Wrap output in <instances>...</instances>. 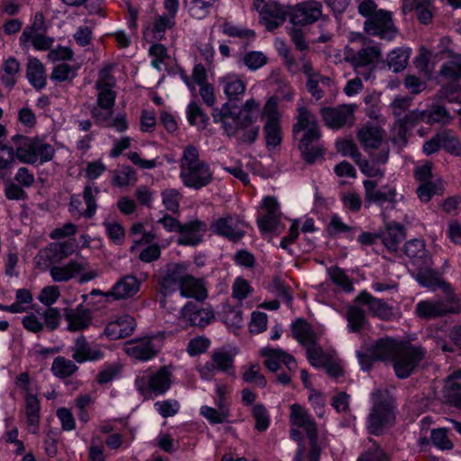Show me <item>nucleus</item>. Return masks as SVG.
<instances>
[{
    "instance_id": "obj_60",
    "label": "nucleus",
    "mask_w": 461,
    "mask_h": 461,
    "mask_svg": "<svg viewBox=\"0 0 461 461\" xmlns=\"http://www.w3.org/2000/svg\"><path fill=\"white\" fill-rule=\"evenodd\" d=\"M252 415L256 420L255 429L265 431L269 426V416L265 406L256 404L252 409Z\"/></svg>"
},
{
    "instance_id": "obj_36",
    "label": "nucleus",
    "mask_w": 461,
    "mask_h": 461,
    "mask_svg": "<svg viewBox=\"0 0 461 461\" xmlns=\"http://www.w3.org/2000/svg\"><path fill=\"white\" fill-rule=\"evenodd\" d=\"M404 253L410 258L413 264L420 267H427L429 263V257L425 249V243L421 240L414 239L404 245Z\"/></svg>"
},
{
    "instance_id": "obj_42",
    "label": "nucleus",
    "mask_w": 461,
    "mask_h": 461,
    "mask_svg": "<svg viewBox=\"0 0 461 461\" xmlns=\"http://www.w3.org/2000/svg\"><path fill=\"white\" fill-rule=\"evenodd\" d=\"M200 413L211 424H221L228 421L230 410L229 407L224 404L223 400L221 399L218 403V409L204 405L200 408Z\"/></svg>"
},
{
    "instance_id": "obj_5",
    "label": "nucleus",
    "mask_w": 461,
    "mask_h": 461,
    "mask_svg": "<svg viewBox=\"0 0 461 461\" xmlns=\"http://www.w3.org/2000/svg\"><path fill=\"white\" fill-rule=\"evenodd\" d=\"M373 406L367 417L366 428L370 434L382 435L395 420V400L388 390L375 389L371 394Z\"/></svg>"
},
{
    "instance_id": "obj_10",
    "label": "nucleus",
    "mask_w": 461,
    "mask_h": 461,
    "mask_svg": "<svg viewBox=\"0 0 461 461\" xmlns=\"http://www.w3.org/2000/svg\"><path fill=\"white\" fill-rule=\"evenodd\" d=\"M77 249L75 240L52 242L41 249L34 258L37 267L42 271L71 256Z\"/></svg>"
},
{
    "instance_id": "obj_3",
    "label": "nucleus",
    "mask_w": 461,
    "mask_h": 461,
    "mask_svg": "<svg viewBox=\"0 0 461 461\" xmlns=\"http://www.w3.org/2000/svg\"><path fill=\"white\" fill-rule=\"evenodd\" d=\"M357 11L366 18L364 22V32L366 34L389 41L396 37L398 29L393 23L392 13L377 9L374 0H363L359 3Z\"/></svg>"
},
{
    "instance_id": "obj_1",
    "label": "nucleus",
    "mask_w": 461,
    "mask_h": 461,
    "mask_svg": "<svg viewBox=\"0 0 461 461\" xmlns=\"http://www.w3.org/2000/svg\"><path fill=\"white\" fill-rule=\"evenodd\" d=\"M259 107L254 98L247 100L239 111L236 105L224 103L212 110V116L215 123H221L226 136L234 138L239 144L252 145L259 135L260 127L255 124Z\"/></svg>"
},
{
    "instance_id": "obj_47",
    "label": "nucleus",
    "mask_w": 461,
    "mask_h": 461,
    "mask_svg": "<svg viewBox=\"0 0 461 461\" xmlns=\"http://www.w3.org/2000/svg\"><path fill=\"white\" fill-rule=\"evenodd\" d=\"M424 122L429 124L441 123L447 124L451 120L448 111L444 105H432L429 109L424 111Z\"/></svg>"
},
{
    "instance_id": "obj_27",
    "label": "nucleus",
    "mask_w": 461,
    "mask_h": 461,
    "mask_svg": "<svg viewBox=\"0 0 461 461\" xmlns=\"http://www.w3.org/2000/svg\"><path fill=\"white\" fill-rule=\"evenodd\" d=\"M125 353L138 360L147 361L157 355V350L150 338L131 339L126 343Z\"/></svg>"
},
{
    "instance_id": "obj_18",
    "label": "nucleus",
    "mask_w": 461,
    "mask_h": 461,
    "mask_svg": "<svg viewBox=\"0 0 461 461\" xmlns=\"http://www.w3.org/2000/svg\"><path fill=\"white\" fill-rule=\"evenodd\" d=\"M63 316L67 322V330L70 332L86 330L93 321L91 310L82 304L75 308H65Z\"/></svg>"
},
{
    "instance_id": "obj_30",
    "label": "nucleus",
    "mask_w": 461,
    "mask_h": 461,
    "mask_svg": "<svg viewBox=\"0 0 461 461\" xmlns=\"http://www.w3.org/2000/svg\"><path fill=\"white\" fill-rule=\"evenodd\" d=\"M404 239L405 229L400 223H387L385 229L379 232V240L390 252H396Z\"/></svg>"
},
{
    "instance_id": "obj_33",
    "label": "nucleus",
    "mask_w": 461,
    "mask_h": 461,
    "mask_svg": "<svg viewBox=\"0 0 461 461\" xmlns=\"http://www.w3.org/2000/svg\"><path fill=\"white\" fill-rule=\"evenodd\" d=\"M286 11L284 6L276 3L270 2L261 11V19L264 21L267 30H274L279 27L286 19Z\"/></svg>"
},
{
    "instance_id": "obj_26",
    "label": "nucleus",
    "mask_w": 461,
    "mask_h": 461,
    "mask_svg": "<svg viewBox=\"0 0 461 461\" xmlns=\"http://www.w3.org/2000/svg\"><path fill=\"white\" fill-rule=\"evenodd\" d=\"M416 280L423 286L429 287L430 289H436L437 287H441L443 292L446 294V297L448 301H455L456 295L453 293L451 287L445 283L438 275L428 268L427 267H422L418 271L416 275Z\"/></svg>"
},
{
    "instance_id": "obj_51",
    "label": "nucleus",
    "mask_w": 461,
    "mask_h": 461,
    "mask_svg": "<svg viewBox=\"0 0 461 461\" xmlns=\"http://www.w3.org/2000/svg\"><path fill=\"white\" fill-rule=\"evenodd\" d=\"M100 190L97 186H94L93 184H87L83 192V199L86 204V209L84 212L85 217L92 218L96 210L95 196L99 194Z\"/></svg>"
},
{
    "instance_id": "obj_64",
    "label": "nucleus",
    "mask_w": 461,
    "mask_h": 461,
    "mask_svg": "<svg viewBox=\"0 0 461 461\" xmlns=\"http://www.w3.org/2000/svg\"><path fill=\"white\" fill-rule=\"evenodd\" d=\"M242 378L245 382L253 383L260 388H264L267 385V380L260 373L258 365H251L249 369L243 373Z\"/></svg>"
},
{
    "instance_id": "obj_31",
    "label": "nucleus",
    "mask_w": 461,
    "mask_h": 461,
    "mask_svg": "<svg viewBox=\"0 0 461 461\" xmlns=\"http://www.w3.org/2000/svg\"><path fill=\"white\" fill-rule=\"evenodd\" d=\"M290 420L293 425L304 429L309 439L317 435V428L312 416L299 404L291 406Z\"/></svg>"
},
{
    "instance_id": "obj_24",
    "label": "nucleus",
    "mask_w": 461,
    "mask_h": 461,
    "mask_svg": "<svg viewBox=\"0 0 461 461\" xmlns=\"http://www.w3.org/2000/svg\"><path fill=\"white\" fill-rule=\"evenodd\" d=\"M263 207L267 213L258 217V228L262 232L274 231L280 222L279 204L275 197L267 196L263 200Z\"/></svg>"
},
{
    "instance_id": "obj_23",
    "label": "nucleus",
    "mask_w": 461,
    "mask_h": 461,
    "mask_svg": "<svg viewBox=\"0 0 461 461\" xmlns=\"http://www.w3.org/2000/svg\"><path fill=\"white\" fill-rule=\"evenodd\" d=\"M136 328L135 319L123 314L110 321L104 330V334L112 340H116L131 336Z\"/></svg>"
},
{
    "instance_id": "obj_15",
    "label": "nucleus",
    "mask_w": 461,
    "mask_h": 461,
    "mask_svg": "<svg viewBox=\"0 0 461 461\" xmlns=\"http://www.w3.org/2000/svg\"><path fill=\"white\" fill-rule=\"evenodd\" d=\"M322 15V5L316 0H308L297 4L291 12V22L294 25H310L317 21Z\"/></svg>"
},
{
    "instance_id": "obj_9",
    "label": "nucleus",
    "mask_w": 461,
    "mask_h": 461,
    "mask_svg": "<svg viewBox=\"0 0 461 461\" xmlns=\"http://www.w3.org/2000/svg\"><path fill=\"white\" fill-rule=\"evenodd\" d=\"M171 373L166 366H161L155 373H149L135 379V386L146 399L165 393L171 385Z\"/></svg>"
},
{
    "instance_id": "obj_53",
    "label": "nucleus",
    "mask_w": 461,
    "mask_h": 461,
    "mask_svg": "<svg viewBox=\"0 0 461 461\" xmlns=\"http://www.w3.org/2000/svg\"><path fill=\"white\" fill-rule=\"evenodd\" d=\"M15 151L12 147L0 145V179L4 178L13 167Z\"/></svg>"
},
{
    "instance_id": "obj_45",
    "label": "nucleus",
    "mask_w": 461,
    "mask_h": 461,
    "mask_svg": "<svg viewBox=\"0 0 461 461\" xmlns=\"http://www.w3.org/2000/svg\"><path fill=\"white\" fill-rule=\"evenodd\" d=\"M346 319L348 321V326L351 332L359 331L367 322L365 311L356 305L348 307Z\"/></svg>"
},
{
    "instance_id": "obj_44",
    "label": "nucleus",
    "mask_w": 461,
    "mask_h": 461,
    "mask_svg": "<svg viewBox=\"0 0 461 461\" xmlns=\"http://www.w3.org/2000/svg\"><path fill=\"white\" fill-rule=\"evenodd\" d=\"M263 132L266 139V146L268 150L275 149L281 145L283 133L280 122L265 123Z\"/></svg>"
},
{
    "instance_id": "obj_41",
    "label": "nucleus",
    "mask_w": 461,
    "mask_h": 461,
    "mask_svg": "<svg viewBox=\"0 0 461 461\" xmlns=\"http://www.w3.org/2000/svg\"><path fill=\"white\" fill-rule=\"evenodd\" d=\"M410 56V48H396L388 53L386 64L394 73L401 72L407 67Z\"/></svg>"
},
{
    "instance_id": "obj_32",
    "label": "nucleus",
    "mask_w": 461,
    "mask_h": 461,
    "mask_svg": "<svg viewBox=\"0 0 461 461\" xmlns=\"http://www.w3.org/2000/svg\"><path fill=\"white\" fill-rule=\"evenodd\" d=\"M401 345L402 343L393 339H381L371 346L368 351L371 352L375 359L393 362Z\"/></svg>"
},
{
    "instance_id": "obj_52",
    "label": "nucleus",
    "mask_w": 461,
    "mask_h": 461,
    "mask_svg": "<svg viewBox=\"0 0 461 461\" xmlns=\"http://www.w3.org/2000/svg\"><path fill=\"white\" fill-rule=\"evenodd\" d=\"M45 31L44 16L41 13H37L34 16L33 23L31 26H27L20 36V41L25 47L28 46L29 41L32 36L40 32Z\"/></svg>"
},
{
    "instance_id": "obj_13",
    "label": "nucleus",
    "mask_w": 461,
    "mask_h": 461,
    "mask_svg": "<svg viewBox=\"0 0 461 461\" xmlns=\"http://www.w3.org/2000/svg\"><path fill=\"white\" fill-rule=\"evenodd\" d=\"M357 105L355 104H340L337 107H323L321 114L325 124L332 129L351 126L355 122V112Z\"/></svg>"
},
{
    "instance_id": "obj_12",
    "label": "nucleus",
    "mask_w": 461,
    "mask_h": 461,
    "mask_svg": "<svg viewBox=\"0 0 461 461\" xmlns=\"http://www.w3.org/2000/svg\"><path fill=\"white\" fill-rule=\"evenodd\" d=\"M365 189V206L369 207L371 203H375L384 209H394L396 204V190L392 187L383 186L377 188V183L373 180H365L363 182Z\"/></svg>"
},
{
    "instance_id": "obj_39",
    "label": "nucleus",
    "mask_w": 461,
    "mask_h": 461,
    "mask_svg": "<svg viewBox=\"0 0 461 461\" xmlns=\"http://www.w3.org/2000/svg\"><path fill=\"white\" fill-rule=\"evenodd\" d=\"M40 410L41 404L38 398L32 394L27 393L25 396V415L27 419V424L32 433L38 431L40 423Z\"/></svg>"
},
{
    "instance_id": "obj_49",
    "label": "nucleus",
    "mask_w": 461,
    "mask_h": 461,
    "mask_svg": "<svg viewBox=\"0 0 461 461\" xmlns=\"http://www.w3.org/2000/svg\"><path fill=\"white\" fill-rule=\"evenodd\" d=\"M440 145L441 149H443L447 153L459 157L461 156V143L457 137L453 134V132L449 130H443L440 131Z\"/></svg>"
},
{
    "instance_id": "obj_16",
    "label": "nucleus",
    "mask_w": 461,
    "mask_h": 461,
    "mask_svg": "<svg viewBox=\"0 0 461 461\" xmlns=\"http://www.w3.org/2000/svg\"><path fill=\"white\" fill-rule=\"evenodd\" d=\"M183 321L190 326L203 328L214 320V312L209 308H203L197 303L188 302L180 310Z\"/></svg>"
},
{
    "instance_id": "obj_40",
    "label": "nucleus",
    "mask_w": 461,
    "mask_h": 461,
    "mask_svg": "<svg viewBox=\"0 0 461 461\" xmlns=\"http://www.w3.org/2000/svg\"><path fill=\"white\" fill-rule=\"evenodd\" d=\"M26 77L31 85L36 89L46 86V74L42 63L37 59H30L27 64Z\"/></svg>"
},
{
    "instance_id": "obj_21",
    "label": "nucleus",
    "mask_w": 461,
    "mask_h": 461,
    "mask_svg": "<svg viewBox=\"0 0 461 461\" xmlns=\"http://www.w3.org/2000/svg\"><path fill=\"white\" fill-rule=\"evenodd\" d=\"M381 57V49L376 45L362 48L358 51L348 49L345 52V59L350 62L355 68L374 65Z\"/></svg>"
},
{
    "instance_id": "obj_59",
    "label": "nucleus",
    "mask_w": 461,
    "mask_h": 461,
    "mask_svg": "<svg viewBox=\"0 0 461 461\" xmlns=\"http://www.w3.org/2000/svg\"><path fill=\"white\" fill-rule=\"evenodd\" d=\"M175 24V15H158L155 18L153 33L155 38L161 39L167 29L172 28Z\"/></svg>"
},
{
    "instance_id": "obj_34",
    "label": "nucleus",
    "mask_w": 461,
    "mask_h": 461,
    "mask_svg": "<svg viewBox=\"0 0 461 461\" xmlns=\"http://www.w3.org/2000/svg\"><path fill=\"white\" fill-rule=\"evenodd\" d=\"M180 294L184 297L194 298L197 301H203L207 297V292L203 282L194 278L188 272L178 287Z\"/></svg>"
},
{
    "instance_id": "obj_22",
    "label": "nucleus",
    "mask_w": 461,
    "mask_h": 461,
    "mask_svg": "<svg viewBox=\"0 0 461 461\" xmlns=\"http://www.w3.org/2000/svg\"><path fill=\"white\" fill-rule=\"evenodd\" d=\"M356 302L367 305L369 312L383 321H391L395 317L392 305H389L382 299L374 297L366 291L359 294L356 298Z\"/></svg>"
},
{
    "instance_id": "obj_58",
    "label": "nucleus",
    "mask_w": 461,
    "mask_h": 461,
    "mask_svg": "<svg viewBox=\"0 0 461 461\" xmlns=\"http://www.w3.org/2000/svg\"><path fill=\"white\" fill-rule=\"evenodd\" d=\"M136 180L135 170L130 167H123L121 171H116L113 176L112 182L114 185L122 187L127 186Z\"/></svg>"
},
{
    "instance_id": "obj_56",
    "label": "nucleus",
    "mask_w": 461,
    "mask_h": 461,
    "mask_svg": "<svg viewBox=\"0 0 461 461\" xmlns=\"http://www.w3.org/2000/svg\"><path fill=\"white\" fill-rule=\"evenodd\" d=\"M328 274L334 284L340 286L346 292L353 290V285L344 271L338 267H332L328 269Z\"/></svg>"
},
{
    "instance_id": "obj_25",
    "label": "nucleus",
    "mask_w": 461,
    "mask_h": 461,
    "mask_svg": "<svg viewBox=\"0 0 461 461\" xmlns=\"http://www.w3.org/2000/svg\"><path fill=\"white\" fill-rule=\"evenodd\" d=\"M454 301H421L416 306L417 314L424 319H435L447 313L456 312V309L450 303Z\"/></svg>"
},
{
    "instance_id": "obj_17",
    "label": "nucleus",
    "mask_w": 461,
    "mask_h": 461,
    "mask_svg": "<svg viewBox=\"0 0 461 461\" xmlns=\"http://www.w3.org/2000/svg\"><path fill=\"white\" fill-rule=\"evenodd\" d=\"M244 227L245 223L239 217L226 216L216 220L211 228L218 235L237 242L245 235Z\"/></svg>"
},
{
    "instance_id": "obj_35",
    "label": "nucleus",
    "mask_w": 461,
    "mask_h": 461,
    "mask_svg": "<svg viewBox=\"0 0 461 461\" xmlns=\"http://www.w3.org/2000/svg\"><path fill=\"white\" fill-rule=\"evenodd\" d=\"M442 53L447 54L449 60L445 62L439 70V75L450 82H458L461 80V55L456 54L452 50H445Z\"/></svg>"
},
{
    "instance_id": "obj_11",
    "label": "nucleus",
    "mask_w": 461,
    "mask_h": 461,
    "mask_svg": "<svg viewBox=\"0 0 461 461\" xmlns=\"http://www.w3.org/2000/svg\"><path fill=\"white\" fill-rule=\"evenodd\" d=\"M186 272L185 264L175 262L167 263L158 270L156 277L164 296L178 289L183 278L186 276Z\"/></svg>"
},
{
    "instance_id": "obj_63",
    "label": "nucleus",
    "mask_w": 461,
    "mask_h": 461,
    "mask_svg": "<svg viewBox=\"0 0 461 461\" xmlns=\"http://www.w3.org/2000/svg\"><path fill=\"white\" fill-rule=\"evenodd\" d=\"M243 63L250 70H256L267 62V58L260 51H249L243 56Z\"/></svg>"
},
{
    "instance_id": "obj_6",
    "label": "nucleus",
    "mask_w": 461,
    "mask_h": 461,
    "mask_svg": "<svg viewBox=\"0 0 461 461\" xmlns=\"http://www.w3.org/2000/svg\"><path fill=\"white\" fill-rule=\"evenodd\" d=\"M17 144L16 158L26 164H43L50 161L55 154L54 148L39 139H32L22 135H15L13 138Z\"/></svg>"
},
{
    "instance_id": "obj_8",
    "label": "nucleus",
    "mask_w": 461,
    "mask_h": 461,
    "mask_svg": "<svg viewBox=\"0 0 461 461\" xmlns=\"http://www.w3.org/2000/svg\"><path fill=\"white\" fill-rule=\"evenodd\" d=\"M164 228L168 231H176L181 234L177 240L179 245H190L195 246L201 242V238L197 234L198 232H205L207 226L205 222L194 220L185 224L179 222L176 218L169 215H165L163 218L158 220Z\"/></svg>"
},
{
    "instance_id": "obj_7",
    "label": "nucleus",
    "mask_w": 461,
    "mask_h": 461,
    "mask_svg": "<svg viewBox=\"0 0 461 461\" xmlns=\"http://www.w3.org/2000/svg\"><path fill=\"white\" fill-rule=\"evenodd\" d=\"M425 354L426 350L422 347L402 343L392 362L396 376L400 379L409 377L417 369Z\"/></svg>"
},
{
    "instance_id": "obj_14",
    "label": "nucleus",
    "mask_w": 461,
    "mask_h": 461,
    "mask_svg": "<svg viewBox=\"0 0 461 461\" xmlns=\"http://www.w3.org/2000/svg\"><path fill=\"white\" fill-rule=\"evenodd\" d=\"M233 356L228 351L217 350L211 356V361L199 367V373L203 379H210L215 371L234 375Z\"/></svg>"
},
{
    "instance_id": "obj_37",
    "label": "nucleus",
    "mask_w": 461,
    "mask_h": 461,
    "mask_svg": "<svg viewBox=\"0 0 461 461\" xmlns=\"http://www.w3.org/2000/svg\"><path fill=\"white\" fill-rule=\"evenodd\" d=\"M384 131L376 126H366L358 131V139L366 150L378 149L384 138Z\"/></svg>"
},
{
    "instance_id": "obj_55",
    "label": "nucleus",
    "mask_w": 461,
    "mask_h": 461,
    "mask_svg": "<svg viewBox=\"0 0 461 461\" xmlns=\"http://www.w3.org/2000/svg\"><path fill=\"white\" fill-rule=\"evenodd\" d=\"M432 444L441 450H450L454 445L447 436V429L445 428L434 429L430 432Z\"/></svg>"
},
{
    "instance_id": "obj_2",
    "label": "nucleus",
    "mask_w": 461,
    "mask_h": 461,
    "mask_svg": "<svg viewBox=\"0 0 461 461\" xmlns=\"http://www.w3.org/2000/svg\"><path fill=\"white\" fill-rule=\"evenodd\" d=\"M297 112L296 123L293 127V134L295 138L297 134L303 131L299 140L298 148L305 162L313 164L323 155V148L320 143L321 133L314 114L305 107H299Z\"/></svg>"
},
{
    "instance_id": "obj_46",
    "label": "nucleus",
    "mask_w": 461,
    "mask_h": 461,
    "mask_svg": "<svg viewBox=\"0 0 461 461\" xmlns=\"http://www.w3.org/2000/svg\"><path fill=\"white\" fill-rule=\"evenodd\" d=\"M304 348L306 349L307 358L312 366L320 367L329 362V355L324 352L316 340L305 345Z\"/></svg>"
},
{
    "instance_id": "obj_54",
    "label": "nucleus",
    "mask_w": 461,
    "mask_h": 461,
    "mask_svg": "<svg viewBox=\"0 0 461 461\" xmlns=\"http://www.w3.org/2000/svg\"><path fill=\"white\" fill-rule=\"evenodd\" d=\"M372 445L362 453L357 461H388L391 456L379 445L369 439Z\"/></svg>"
},
{
    "instance_id": "obj_4",
    "label": "nucleus",
    "mask_w": 461,
    "mask_h": 461,
    "mask_svg": "<svg viewBox=\"0 0 461 461\" xmlns=\"http://www.w3.org/2000/svg\"><path fill=\"white\" fill-rule=\"evenodd\" d=\"M180 178L185 186L195 190L207 186L212 181L210 166L199 158V151L194 145H188L183 151Z\"/></svg>"
},
{
    "instance_id": "obj_61",
    "label": "nucleus",
    "mask_w": 461,
    "mask_h": 461,
    "mask_svg": "<svg viewBox=\"0 0 461 461\" xmlns=\"http://www.w3.org/2000/svg\"><path fill=\"white\" fill-rule=\"evenodd\" d=\"M76 77L75 69L67 63H61L54 67L50 78L55 81L64 82Z\"/></svg>"
},
{
    "instance_id": "obj_19",
    "label": "nucleus",
    "mask_w": 461,
    "mask_h": 461,
    "mask_svg": "<svg viewBox=\"0 0 461 461\" xmlns=\"http://www.w3.org/2000/svg\"><path fill=\"white\" fill-rule=\"evenodd\" d=\"M88 267V262L81 258L80 259H71L65 265H51L48 269L54 282L65 283L77 275L84 272Z\"/></svg>"
},
{
    "instance_id": "obj_38",
    "label": "nucleus",
    "mask_w": 461,
    "mask_h": 461,
    "mask_svg": "<svg viewBox=\"0 0 461 461\" xmlns=\"http://www.w3.org/2000/svg\"><path fill=\"white\" fill-rule=\"evenodd\" d=\"M293 337L302 345L317 340V336L310 323L302 318L296 319L291 325Z\"/></svg>"
},
{
    "instance_id": "obj_43",
    "label": "nucleus",
    "mask_w": 461,
    "mask_h": 461,
    "mask_svg": "<svg viewBox=\"0 0 461 461\" xmlns=\"http://www.w3.org/2000/svg\"><path fill=\"white\" fill-rule=\"evenodd\" d=\"M223 91L227 95L230 104L231 101L238 100L239 95L244 94L246 90L245 83L235 75H229L222 79Z\"/></svg>"
},
{
    "instance_id": "obj_28",
    "label": "nucleus",
    "mask_w": 461,
    "mask_h": 461,
    "mask_svg": "<svg viewBox=\"0 0 461 461\" xmlns=\"http://www.w3.org/2000/svg\"><path fill=\"white\" fill-rule=\"evenodd\" d=\"M402 10L404 14L415 11L417 19L424 25H428L433 19V4L431 0H402Z\"/></svg>"
},
{
    "instance_id": "obj_20",
    "label": "nucleus",
    "mask_w": 461,
    "mask_h": 461,
    "mask_svg": "<svg viewBox=\"0 0 461 461\" xmlns=\"http://www.w3.org/2000/svg\"><path fill=\"white\" fill-rule=\"evenodd\" d=\"M72 358L78 364L87 361H96L104 357V352L98 346H92L85 336L80 335L70 347Z\"/></svg>"
},
{
    "instance_id": "obj_57",
    "label": "nucleus",
    "mask_w": 461,
    "mask_h": 461,
    "mask_svg": "<svg viewBox=\"0 0 461 461\" xmlns=\"http://www.w3.org/2000/svg\"><path fill=\"white\" fill-rule=\"evenodd\" d=\"M261 355L266 357L264 364L269 371L276 372L280 368L281 357L279 348H265L261 350Z\"/></svg>"
},
{
    "instance_id": "obj_62",
    "label": "nucleus",
    "mask_w": 461,
    "mask_h": 461,
    "mask_svg": "<svg viewBox=\"0 0 461 461\" xmlns=\"http://www.w3.org/2000/svg\"><path fill=\"white\" fill-rule=\"evenodd\" d=\"M424 111L414 110L404 113L397 122L402 130L407 131L414 127L419 122H424Z\"/></svg>"
},
{
    "instance_id": "obj_50",
    "label": "nucleus",
    "mask_w": 461,
    "mask_h": 461,
    "mask_svg": "<svg viewBox=\"0 0 461 461\" xmlns=\"http://www.w3.org/2000/svg\"><path fill=\"white\" fill-rule=\"evenodd\" d=\"M187 119L191 125L204 129L209 122V116L195 102H191L187 106Z\"/></svg>"
},
{
    "instance_id": "obj_29",
    "label": "nucleus",
    "mask_w": 461,
    "mask_h": 461,
    "mask_svg": "<svg viewBox=\"0 0 461 461\" xmlns=\"http://www.w3.org/2000/svg\"><path fill=\"white\" fill-rule=\"evenodd\" d=\"M140 287V281L134 276L127 275L118 280L112 290L105 294L111 295L116 300L126 299L135 295Z\"/></svg>"
},
{
    "instance_id": "obj_48",
    "label": "nucleus",
    "mask_w": 461,
    "mask_h": 461,
    "mask_svg": "<svg viewBox=\"0 0 461 461\" xmlns=\"http://www.w3.org/2000/svg\"><path fill=\"white\" fill-rule=\"evenodd\" d=\"M77 366L72 361L63 357H57L52 363L51 371L60 378L71 376L77 371Z\"/></svg>"
}]
</instances>
